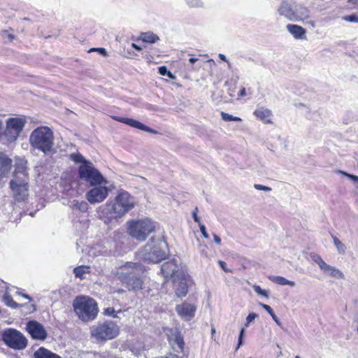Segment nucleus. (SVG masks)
Wrapping results in <instances>:
<instances>
[{"label":"nucleus","mask_w":358,"mask_h":358,"mask_svg":"<svg viewBox=\"0 0 358 358\" xmlns=\"http://www.w3.org/2000/svg\"><path fill=\"white\" fill-rule=\"evenodd\" d=\"M355 54V52L352 50V52H345V55L350 56V57H354Z\"/></svg>","instance_id":"nucleus-61"},{"label":"nucleus","mask_w":358,"mask_h":358,"mask_svg":"<svg viewBox=\"0 0 358 358\" xmlns=\"http://www.w3.org/2000/svg\"><path fill=\"white\" fill-rule=\"evenodd\" d=\"M70 206L73 210H78L82 213L87 212L89 208V204L85 201H79L78 200H73L71 201Z\"/></svg>","instance_id":"nucleus-28"},{"label":"nucleus","mask_w":358,"mask_h":358,"mask_svg":"<svg viewBox=\"0 0 358 358\" xmlns=\"http://www.w3.org/2000/svg\"><path fill=\"white\" fill-rule=\"evenodd\" d=\"M10 188L13 192L15 201L21 202L24 201L27 197V191L25 185L19 184L16 181L11 180L10 181Z\"/></svg>","instance_id":"nucleus-17"},{"label":"nucleus","mask_w":358,"mask_h":358,"mask_svg":"<svg viewBox=\"0 0 358 358\" xmlns=\"http://www.w3.org/2000/svg\"><path fill=\"white\" fill-rule=\"evenodd\" d=\"M245 333V327H242L239 331L236 350H238L241 346H242L243 345Z\"/></svg>","instance_id":"nucleus-42"},{"label":"nucleus","mask_w":358,"mask_h":358,"mask_svg":"<svg viewBox=\"0 0 358 358\" xmlns=\"http://www.w3.org/2000/svg\"><path fill=\"white\" fill-rule=\"evenodd\" d=\"M113 119L119 122L123 123V124L128 125L132 128L137 129L141 131H143L152 134H158V131L157 130L148 127V125L145 124L144 123H143L137 120H135V119H133L131 117L113 116Z\"/></svg>","instance_id":"nucleus-14"},{"label":"nucleus","mask_w":358,"mask_h":358,"mask_svg":"<svg viewBox=\"0 0 358 358\" xmlns=\"http://www.w3.org/2000/svg\"><path fill=\"white\" fill-rule=\"evenodd\" d=\"M27 161L24 159L16 157L15 163V173L24 174L27 169Z\"/></svg>","instance_id":"nucleus-29"},{"label":"nucleus","mask_w":358,"mask_h":358,"mask_svg":"<svg viewBox=\"0 0 358 358\" xmlns=\"http://www.w3.org/2000/svg\"><path fill=\"white\" fill-rule=\"evenodd\" d=\"M259 317V315L255 313H250L246 317V320L245 323V327H249L250 324L257 317Z\"/></svg>","instance_id":"nucleus-44"},{"label":"nucleus","mask_w":358,"mask_h":358,"mask_svg":"<svg viewBox=\"0 0 358 358\" xmlns=\"http://www.w3.org/2000/svg\"><path fill=\"white\" fill-rule=\"evenodd\" d=\"M286 28L295 39L306 38V29L303 27L294 24H288Z\"/></svg>","instance_id":"nucleus-20"},{"label":"nucleus","mask_w":358,"mask_h":358,"mask_svg":"<svg viewBox=\"0 0 358 358\" xmlns=\"http://www.w3.org/2000/svg\"><path fill=\"white\" fill-rule=\"evenodd\" d=\"M280 15L284 16L291 21L296 22L295 18L294 8H292L290 0H282L278 9Z\"/></svg>","instance_id":"nucleus-18"},{"label":"nucleus","mask_w":358,"mask_h":358,"mask_svg":"<svg viewBox=\"0 0 358 358\" xmlns=\"http://www.w3.org/2000/svg\"><path fill=\"white\" fill-rule=\"evenodd\" d=\"M27 121L22 117H9L6 121V127L2 130V137L7 143H12L17 141Z\"/></svg>","instance_id":"nucleus-11"},{"label":"nucleus","mask_w":358,"mask_h":358,"mask_svg":"<svg viewBox=\"0 0 358 358\" xmlns=\"http://www.w3.org/2000/svg\"><path fill=\"white\" fill-rule=\"evenodd\" d=\"M31 306L32 307L33 310L32 311H36L37 310V306L35 304H31Z\"/></svg>","instance_id":"nucleus-63"},{"label":"nucleus","mask_w":358,"mask_h":358,"mask_svg":"<svg viewBox=\"0 0 358 358\" xmlns=\"http://www.w3.org/2000/svg\"><path fill=\"white\" fill-rule=\"evenodd\" d=\"M106 185L100 184L90 186L91 188L85 194V198L90 203H101L108 197L110 189Z\"/></svg>","instance_id":"nucleus-12"},{"label":"nucleus","mask_w":358,"mask_h":358,"mask_svg":"<svg viewBox=\"0 0 358 358\" xmlns=\"http://www.w3.org/2000/svg\"><path fill=\"white\" fill-rule=\"evenodd\" d=\"M12 163V159L5 152H0V182L10 173Z\"/></svg>","instance_id":"nucleus-19"},{"label":"nucleus","mask_w":358,"mask_h":358,"mask_svg":"<svg viewBox=\"0 0 358 358\" xmlns=\"http://www.w3.org/2000/svg\"><path fill=\"white\" fill-rule=\"evenodd\" d=\"M120 333V327L113 321L106 320L91 330L92 337L98 342H106L116 338Z\"/></svg>","instance_id":"nucleus-9"},{"label":"nucleus","mask_w":358,"mask_h":358,"mask_svg":"<svg viewBox=\"0 0 358 358\" xmlns=\"http://www.w3.org/2000/svg\"><path fill=\"white\" fill-rule=\"evenodd\" d=\"M31 148L42 152L45 155L56 153L54 148V134L48 126H39L34 129L29 136Z\"/></svg>","instance_id":"nucleus-4"},{"label":"nucleus","mask_w":358,"mask_h":358,"mask_svg":"<svg viewBox=\"0 0 358 358\" xmlns=\"http://www.w3.org/2000/svg\"><path fill=\"white\" fill-rule=\"evenodd\" d=\"M136 203L134 196L127 191L120 189L117 190L113 201H108L106 204L99 206L98 213L109 222L124 216L132 210Z\"/></svg>","instance_id":"nucleus-1"},{"label":"nucleus","mask_w":358,"mask_h":358,"mask_svg":"<svg viewBox=\"0 0 358 358\" xmlns=\"http://www.w3.org/2000/svg\"><path fill=\"white\" fill-rule=\"evenodd\" d=\"M3 121L0 120V141L2 138Z\"/></svg>","instance_id":"nucleus-59"},{"label":"nucleus","mask_w":358,"mask_h":358,"mask_svg":"<svg viewBox=\"0 0 358 358\" xmlns=\"http://www.w3.org/2000/svg\"><path fill=\"white\" fill-rule=\"evenodd\" d=\"M96 52L99 55L103 57L108 56V52L104 48H92L90 49L89 52Z\"/></svg>","instance_id":"nucleus-45"},{"label":"nucleus","mask_w":358,"mask_h":358,"mask_svg":"<svg viewBox=\"0 0 358 358\" xmlns=\"http://www.w3.org/2000/svg\"><path fill=\"white\" fill-rule=\"evenodd\" d=\"M2 32L3 36H6L10 42H11L14 38H15V36L12 34H9L7 30H3Z\"/></svg>","instance_id":"nucleus-50"},{"label":"nucleus","mask_w":358,"mask_h":358,"mask_svg":"<svg viewBox=\"0 0 358 358\" xmlns=\"http://www.w3.org/2000/svg\"><path fill=\"white\" fill-rule=\"evenodd\" d=\"M89 267L85 266H78L73 269V273L76 278L83 279L84 278L83 275L87 272V269Z\"/></svg>","instance_id":"nucleus-37"},{"label":"nucleus","mask_w":358,"mask_h":358,"mask_svg":"<svg viewBox=\"0 0 358 358\" xmlns=\"http://www.w3.org/2000/svg\"><path fill=\"white\" fill-rule=\"evenodd\" d=\"M161 358H182V357H179L178 355H177L176 354L170 353L167 356L161 357Z\"/></svg>","instance_id":"nucleus-55"},{"label":"nucleus","mask_w":358,"mask_h":358,"mask_svg":"<svg viewBox=\"0 0 358 358\" xmlns=\"http://www.w3.org/2000/svg\"><path fill=\"white\" fill-rule=\"evenodd\" d=\"M131 47L137 51H141L142 50V48L141 46L134 43H131Z\"/></svg>","instance_id":"nucleus-56"},{"label":"nucleus","mask_w":358,"mask_h":358,"mask_svg":"<svg viewBox=\"0 0 358 358\" xmlns=\"http://www.w3.org/2000/svg\"><path fill=\"white\" fill-rule=\"evenodd\" d=\"M268 279L276 283V284H278V285H289V286H291V287H294L295 286V282L294 281H292V280H289L287 279H286L285 277L283 276H280V275H270L268 277Z\"/></svg>","instance_id":"nucleus-27"},{"label":"nucleus","mask_w":358,"mask_h":358,"mask_svg":"<svg viewBox=\"0 0 358 358\" xmlns=\"http://www.w3.org/2000/svg\"><path fill=\"white\" fill-rule=\"evenodd\" d=\"M197 210H198V208H196L195 210L192 212V218L195 222H196V223H198V224H199V223H201V221H200L199 217L197 215Z\"/></svg>","instance_id":"nucleus-49"},{"label":"nucleus","mask_w":358,"mask_h":358,"mask_svg":"<svg viewBox=\"0 0 358 358\" xmlns=\"http://www.w3.org/2000/svg\"><path fill=\"white\" fill-rule=\"evenodd\" d=\"M199 60L198 58H196V57H190L189 59V62L192 64H194L196 63V62H197Z\"/></svg>","instance_id":"nucleus-58"},{"label":"nucleus","mask_w":358,"mask_h":358,"mask_svg":"<svg viewBox=\"0 0 358 358\" xmlns=\"http://www.w3.org/2000/svg\"><path fill=\"white\" fill-rule=\"evenodd\" d=\"M335 173L340 174L343 176L348 178L355 185H358V176L348 173L345 171L336 169L335 170Z\"/></svg>","instance_id":"nucleus-32"},{"label":"nucleus","mask_w":358,"mask_h":358,"mask_svg":"<svg viewBox=\"0 0 358 358\" xmlns=\"http://www.w3.org/2000/svg\"><path fill=\"white\" fill-rule=\"evenodd\" d=\"M129 234L139 241H145L155 231V222L150 219L131 220L127 222Z\"/></svg>","instance_id":"nucleus-7"},{"label":"nucleus","mask_w":358,"mask_h":358,"mask_svg":"<svg viewBox=\"0 0 358 358\" xmlns=\"http://www.w3.org/2000/svg\"><path fill=\"white\" fill-rule=\"evenodd\" d=\"M176 311L182 319L185 321H190L195 316L196 306L185 301L176 306Z\"/></svg>","instance_id":"nucleus-15"},{"label":"nucleus","mask_w":358,"mask_h":358,"mask_svg":"<svg viewBox=\"0 0 358 358\" xmlns=\"http://www.w3.org/2000/svg\"><path fill=\"white\" fill-rule=\"evenodd\" d=\"M124 270L119 273V280L129 291L136 292L143 289V274L146 271L141 262H127Z\"/></svg>","instance_id":"nucleus-3"},{"label":"nucleus","mask_w":358,"mask_h":358,"mask_svg":"<svg viewBox=\"0 0 358 358\" xmlns=\"http://www.w3.org/2000/svg\"><path fill=\"white\" fill-rule=\"evenodd\" d=\"M218 57H219V58H220L221 60H222V61H224V62H227V63L228 64V66H229V69H231V63L229 62V60L227 59V57H226L224 55H223V54H221V53H220V54H219Z\"/></svg>","instance_id":"nucleus-51"},{"label":"nucleus","mask_w":358,"mask_h":358,"mask_svg":"<svg viewBox=\"0 0 358 358\" xmlns=\"http://www.w3.org/2000/svg\"><path fill=\"white\" fill-rule=\"evenodd\" d=\"M25 330L31 339L45 341L48 338V331L43 324L36 320H30L26 323Z\"/></svg>","instance_id":"nucleus-13"},{"label":"nucleus","mask_w":358,"mask_h":358,"mask_svg":"<svg viewBox=\"0 0 358 358\" xmlns=\"http://www.w3.org/2000/svg\"><path fill=\"white\" fill-rule=\"evenodd\" d=\"M33 358H62L59 355L45 348L40 347L33 354Z\"/></svg>","instance_id":"nucleus-21"},{"label":"nucleus","mask_w":358,"mask_h":358,"mask_svg":"<svg viewBox=\"0 0 358 358\" xmlns=\"http://www.w3.org/2000/svg\"><path fill=\"white\" fill-rule=\"evenodd\" d=\"M139 40H141L143 42L153 44L159 40V36L151 31L148 32H142L139 37Z\"/></svg>","instance_id":"nucleus-25"},{"label":"nucleus","mask_w":358,"mask_h":358,"mask_svg":"<svg viewBox=\"0 0 358 358\" xmlns=\"http://www.w3.org/2000/svg\"><path fill=\"white\" fill-rule=\"evenodd\" d=\"M238 95V97H239V98H241V97H243V96H245V95H246V90H245V88L243 87L239 90Z\"/></svg>","instance_id":"nucleus-54"},{"label":"nucleus","mask_w":358,"mask_h":358,"mask_svg":"<svg viewBox=\"0 0 358 358\" xmlns=\"http://www.w3.org/2000/svg\"><path fill=\"white\" fill-rule=\"evenodd\" d=\"M16 294L22 296L23 298L28 299L29 301H31L33 300L32 297L29 296L28 294L22 293L20 292H17Z\"/></svg>","instance_id":"nucleus-52"},{"label":"nucleus","mask_w":358,"mask_h":358,"mask_svg":"<svg viewBox=\"0 0 358 358\" xmlns=\"http://www.w3.org/2000/svg\"><path fill=\"white\" fill-rule=\"evenodd\" d=\"M78 178L85 181L89 186L107 184L108 180L91 162L80 164L77 170Z\"/></svg>","instance_id":"nucleus-6"},{"label":"nucleus","mask_w":358,"mask_h":358,"mask_svg":"<svg viewBox=\"0 0 358 358\" xmlns=\"http://www.w3.org/2000/svg\"><path fill=\"white\" fill-rule=\"evenodd\" d=\"M333 241L338 250V252L340 254H344L346 250L345 244H343L336 236H333Z\"/></svg>","instance_id":"nucleus-38"},{"label":"nucleus","mask_w":358,"mask_h":358,"mask_svg":"<svg viewBox=\"0 0 358 358\" xmlns=\"http://www.w3.org/2000/svg\"><path fill=\"white\" fill-rule=\"evenodd\" d=\"M213 236L214 242L217 245H220L222 241L221 238L216 234H213Z\"/></svg>","instance_id":"nucleus-53"},{"label":"nucleus","mask_w":358,"mask_h":358,"mask_svg":"<svg viewBox=\"0 0 358 358\" xmlns=\"http://www.w3.org/2000/svg\"><path fill=\"white\" fill-rule=\"evenodd\" d=\"M199 229L202 234L203 237L205 238H208L209 237V236L207 232L206 226L203 224L199 223Z\"/></svg>","instance_id":"nucleus-47"},{"label":"nucleus","mask_w":358,"mask_h":358,"mask_svg":"<svg viewBox=\"0 0 358 358\" xmlns=\"http://www.w3.org/2000/svg\"><path fill=\"white\" fill-rule=\"evenodd\" d=\"M342 19L348 22L358 23V14L352 13L342 17Z\"/></svg>","instance_id":"nucleus-43"},{"label":"nucleus","mask_w":358,"mask_h":358,"mask_svg":"<svg viewBox=\"0 0 358 358\" xmlns=\"http://www.w3.org/2000/svg\"><path fill=\"white\" fill-rule=\"evenodd\" d=\"M72 306L76 315L84 322L94 320L99 311L96 301L88 296L78 295L76 296Z\"/></svg>","instance_id":"nucleus-5"},{"label":"nucleus","mask_w":358,"mask_h":358,"mask_svg":"<svg viewBox=\"0 0 358 358\" xmlns=\"http://www.w3.org/2000/svg\"><path fill=\"white\" fill-rule=\"evenodd\" d=\"M175 296L180 300L185 297L189 289L194 286V282L187 270L180 268L178 276L172 280Z\"/></svg>","instance_id":"nucleus-10"},{"label":"nucleus","mask_w":358,"mask_h":358,"mask_svg":"<svg viewBox=\"0 0 358 358\" xmlns=\"http://www.w3.org/2000/svg\"><path fill=\"white\" fill-rule=\"evenodd\" d=\"M294 17L297 21H303L310 16V10L301 5H296L294 7Z\"/></svg>","instance_id":"nucleus-23"},{"label":"nucleus","mask_w":358,"mask_h":358,"mask_svg":"<svg viewBox=\"0 0 358 358\" xmlns=\"http://www.w3.org/2000/svg\"><path fill=\"white\" fill-rule=\"evenodd\" d=\"M70 159L76 164H83L85 163V162H90L89 160L86 159L82 154H80L79 152H74L70 155Z\"/></svg>","instance_id":"nucleus-34"},{"label":"nucleus","mask_w":358,"mask_h":358,"mask_svg":"<svg viewBox=\"0 0 358 358\" xmlns=\"http://www.w3.org/2000/svg\"><path fill=\"white\" fill-rule=\"evenodd\" d=\"M253 289L258 295L262 296L267 299L269 297V291L262 289L259 285H254Z\"/></svg>","instance_id":"nucleus-40"},{"label":"nucleus","mask_w":358,"mask_h":358,"mask_svg":"<svg viewBox=\"0 0 358 358\" xmlns=\"http://www.w3.org/2000/svg\"><path fill=\"white\" fill-rule=\"evenodd\" d=\"M259 305L263 309H264L271 315V317L275 321L276 324L278 326L282 327V323H281L280 319L275 314L272 308L270 306L265 304V303H260Z\"/></svg>","instance_id":"nucleus-30"},{"label":"nucleus","mask_w":358,"mask_h":358,"mask_svg":"<svg viewBox=\"0 0 358 358\" xmlns=\"http://www.w3.org/2000/svg\"><path fill=\"white\" fill-rule=\"evenodd\" d=\"M0 338L7 347L15 350H22L28 345L25 336L19 330L11 327L1 331Z\"/></svg>","instance_id":"nucleus-8"},{"label":"nucleus","mask_w":358,"mask_h":358,"mask_svg":"<svg viewBox=\"0 0 358 358\" xmlns=\"http://www.w3.org/2000/svg\"><path fill=\"white\" fill-rule=\"evenodd\" d=\"M169 252L168 243L164 236L157 242L155 237L152 236L145 245L136 253V257L138 262L158 264L168 257Z\"/></svg>","instance_id":"nucleus-2"},{"label":"nucleus","mask_w":358,"mask_h":358,"mask_svg":"<svg viewBox=\"0 0 358 358\" xmlns=\"http://www.w3.org/2000/svg\"><path fill=\"white\" fill-rule=\"evenodd\" d=\"M5 354L9 357V358H14L16 357L17 354L15 353H13V352H5Z\"/></svg>","instance_id":"nucleus-57"},{"label":"nucleus","mask_w":358,"mask_h":358,"mask_svg":"<svg viewBox=\"0 0 358 358\" xmlns=\"http://www.w3.org/2000/svg\"><path fill=\"white\" fill-rule=\"evenodd\" d=\"M122 310L120 309L117 311H115V308L113 307H108L103 310V315L106 316H110L113 318H117V313H122Z\"/></svg>","instance_id":"nucleus-39"},{"label":"nucleus","mask_w":358,"mask_h":358,"mask_svg":"<svg viewBox=\"0 0 358 358\" xmlns=\"http://www.w3.org/2000/svg\"><path fill=\"white\" fill-rule=\"evenodd\" d=\"M310 257L312 260L319 266L321 271H324L328 264L322 259L321 256L314 253L311 254Z\"/></svg>","instance_id":"nucleus-31"},{"label":"nucleus","mask_w":358,"mask_h":358,"mask_svg":"<svg viewBox=\"0 0 358 358\" xmlns=\"http://www.w3.org/2000/svg\"><path fill=\"white\" fill-rule=\"evenodd\" d=\"M254 115L265 123H271V120L268 118L272 115V113L268 108H257L254 111Z\"/></svg>","instance_id":"nucleus-22"},{"label":"nucleus","mask_w":358,"mask_h":358,"mask_svg":"<svg viewBox=\"0 0 358 358\" xmlns=\"http://www.w3.org/2000/svg\"><path fill=\"white\" fill-rule=\"evenodd\" d=\"M254 187L257 190H262L264 192H270L272 189L270 187L260 184H255Z\"/></svg>","instance_id":"nucleus-46"},{"label":"nucleus","mask_w":358,"mask_h":358,"mask_svg":"<svg viewBox=\"0 0 358 358\" xmlns=\"http://www.w3.org/2000/svg\"><path fill=\"white\" fill-rule=\"evenodd\" d=\"M35 214H36V211H35V212H30V213H29V215H30L31 217H34Z\"/></svg>","instance_id":"nucleus-64"},{"label":"nucleus","mask_w":358,"mask_h":358,"mask_svg":"<svg viewBox=\"0 0 358 358\" xmlns=\"http://www.w3.org/2000/svg\"><path fill=\"white\" fill-rule=\"evenodd\" d=\"M358 1V0H348V2L351 3V4H353V5H355L357 4V2Z\"/></svg>","instance_id":"nucleus-62"},{"label":"nucleus","mask_w":358,"mask_h":358,"mask_svg":"<svg viewBox=\"0 0 358 358\" xmlns=\"http://www.w3.org/2000/svg\"><path fill=\"white\" fill-rule=\"evenodd\" d=\"M158 73L163 76H166L171 80L176 79V76L168 69L166 66H160L158 67Z\"/></svg>","instance_id":"nucleus-35"},{"label":"nucleus","mask_w":358,"mask_h":358,"mask_svg":"<svg viewBox=\"0 0 358 358\" xmlns=\"http://www.w3.org/2000/svg\"><path fill=\"white\" fill-rule=\"evenodd\" d=\"M338 45L340 46H343L346 48L347 45H348V43L346 41H340L338 43Z\"/></svg>","instance_id":"nucleus-60"},{"label":"nucleus","mask_w":358,"mask_h":358,"mask_svg":"<svg viewBox=\"0 0 358 358\" xmlns=\"http://www.w3.org/2000/svg\"><path fill=\"white\" fill-rule=\"evenodd\" d=\"M218 264L220 265V268L225 272L227 273H229V272H231V271L230 269H228L227 268V264L224 261H222V260H219L218 261Z\"/></svg>","instance_id":"nucleus-48"},{"label":"nucleus","mask_w":358,"mask_h":358,"mask_svg":"<svg viewBox=\"0 0 358 358\" xmlns=\"http://www.w3.org/2000/svg\"><path fill=\"white\" fill-rule=\"evenodd\" d=\"M220 115H221V118L222 120H224V122H242V119L239 117H236V116H234L232 115H230L227 113H225V112H221L220 113Z\"/></svg>","instance_id":"nucleus-36"},{"label":"nucleus","mask_w":358,"mask_h":358,"mask_svg":"<svg viewBox=\"0 0 358 358\" xmlns=\"http://www.w3.org/2000/svg\"><path fill=\"white\" fill-rule=\"evenodd\" d=\"M185 2L190 8H201L203 6L201 0H185Z\"/></svg>","instance_id":"nucleus-41"},{"label":"nucleus","mask_w":358,"mask_h":358,"mask_svg":"<svg viewBox=\"0 0 358 358\" xmlns=\"http://www.w3.org/2000/svg\"><path fill=\"white\" fill-rule=\"evenodd\" d=\"M174 343L178 346L180 351H183L185 348V341L183 336L182 335L180 331H177L174 334Z\"/></svg>","instance_id":"nucleus-33"},{"label":"nucleus","mask_w":358,"mask_h":358,"mask_svg":"<svg viewBox=\"0 0 358 358\" xmlns=\"http://www.w3.org/2000/svg\"><path fill=\"white\" fill-rule=\"evenodd\" d=\"M324 273H328L330 276L336 279H344L345 275L339 269L331 265H327L323 271Z\"/></svg>","instance_id":"nucleus-26"},{"label":"nucleus","mask_w":358,"mask_h":358,"mask_svg":"<svg viewBox=\"0 0 358 358\" xmlns=\"http://www.w3.org/2000/svg\"><path fill=\"white\" fill-rule=\"evenodd\" d=\"M3 301L8 307L14 309H17L21 307H25L28 305L27 303L21 304L15 302L13 300L12 296L7 291H6L5 294L3 295Z\"/></svg>","instance_id":"nucleus-24"},{"label":"nucleus","mask_w":358,"mask_h":358,"mask_svg":"<svg viewBox=\"0 0 358 358\" xmlns=\"http://www.w3.org/2000/svg\"><path fill=\"white\" fill-rule=\"evenodd\" d=\"M180 271V269H179V266L176 259L164 263L161 266V272L166 278L173 280L175 277L179 275Z\"/></svg>","instance_id":"nucleus-16"}]
</instances>
